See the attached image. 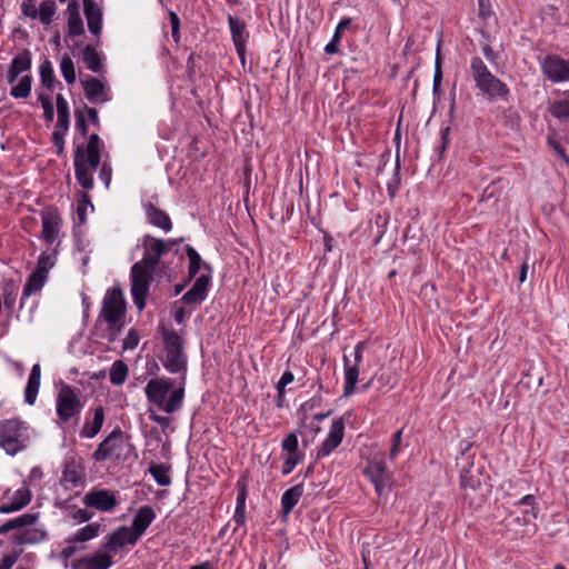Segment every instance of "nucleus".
I'll return each mask as SVG.
<instances>
[{
    "label": "nucleus",
    "instance_id": "nucleus-1",
    "mask_svg": "<svg viewBox=\"0 0 569 569\" xmlns=\"http://www.w3.org/2000/svg\"><path fill=\"white\" fill-rule=\"evenodd\" d=\"M100 148L101 140L97 133H92L89 137L86 147L79 146L74 150V173L79 184L90 190L93 187L92 174L100 164Z\"/></svg>",
    "mask_w": 569,
    "mask_h": 569
},
{
    "label": "nucleus",
    "instance_id": "nucleus-2",
    "mask_svg": "<svg viewBox=\"0 0 569 569\" xmlns=\"http://www.w3.org/2000/svg\"><path fill=\"white\" fill-rule=\"evenodd\" d=\"M186 377H181L179 387L174 389L167 399L168 392L172 389L170 378H154L149 380L144 388L147 399L157 405L166 413L178 411L184 398Z\"/></svg>",
    "mask_w": 569,
    "mask_h": 569
},
{
    "label": "nucleus",
    "instance_id": "nucleus-3",
    "mask_svg": "<svg viewBox=\"0 0 569 569\" xmlns=\"http://www.w3.org/2000/svg\"><path fill=\"white\" fill-rule=\"evenodd\" d=\"M160 332L164 346V358L162 360L163 367L171 373H182L186 377L187 372V356L183 351V338L174 330L160 328Z\"/></svg>",
    "mask_w": 569,
    "mask_h": 569
},
{
    "label": "nucleus",
    "instance_id": "nucleus-4",
    "mask_svg": "<svg viewBox=\"0 0 569 569\" xmlns=\"http://www.w3.org/2000/svg\"><path fill=\"white\" fill-rule=\"evenodd\" d=\"M38 519L36 513H23L17 518L10 519L0 526V535L7 533L11 530L21 529L12 536V539L18 545L37 543L44 539L46 532L39 529H30Z\"/></svg>",
    "mask_w": 569,
    "mask_h": 569
},
{
    "label": "nucleus",
    "instance_id": "nucleus-5",
    "mask_svg": "<svg viewBox=\"0 0 569 569\" xmlns=\"http://www.w3.org/2000/svg\"><path fill=\"white\" fill-rule=\"evenodd\" d=\"M154 269L141 262H136L131 268V296L137 309L141 311L146 306V298L153 279Z\"/></svg>",
    "mask_w": 569,
    "mask_h": 569
},
{
    "label": "nucleus",
    "instance_id": "nucleus-6",
    "mask_svg": "<svg viewBox=\"0 0 569 569\" xmlns=\"http://www.w3.org/2000/svg\"><path fill=\"white\" fill-rule=\"evenodd\" d=\"M26 429L18 420L11 419L0 423V447L8 455H16L26 446Z\"/></svg>",
    "mask_w": 569,
    "mask_h": 569
},
{
    "label": "nucleus",
    "instance_id": "nucleus-7",
    "mask_svg": "<svg viewBox=\"0 0 569 569\" xmlns=\"http://www.w3.org/2000/svg\"><path fill=\"white\" fill-rule=\"evenodd\" d=\"M126 316V300L119 287L107 291L98 319L104 320L108 325L121 322Z\"/></svg>",
    "mask_w": 569,
    "mask_h": 569
},
{
    "label": "nucleus",
    "instance_id": "nucleus-8",
    "mask_svg": "<svg viewBox=\"0 0 569 569\" xmlns=\"http://www.w3.org/2000/svg\"><path fill=\"white\" fill-rule=\"evenodd\" d=\"M473 78L479 89L489 97H500L508 92L505 83L491 74L480 59H473L471 63Z\"/></svg>",
    "mask_w": 569,
    "mask_h": 569
},
{
    "label": "nucleus",
    "instance_id": "nucleus-9",
    "mask_svg": "<svg viewBox=\"0 0 569 569\" xmlns=\"http://www.w3.org/2000/svg\"><path fill=\"white\" fill-rule=\"evenodd\" d=\"M82 408L76 390L68 385H62L57 396V415L63 422L77 416Z\"/></svg>",
    "mask_w": 569,
    "mask_h": 569
},
{
    "label": "nucleus",
    "instance_id": "nucleus-10",
    "mask_svg": "<svg viewBox=\"0 0 569 569\" xmlns=\"http://www.w3.org/2000/svg\"><path fill=\"white\" fill-rule=\"evenodd\" d=\"M177 243V240L166 241L162 239L153 238L151 236H146L143 239L144 254L142 260L139 262L156 270L160 258L169 252L171 248Z\"/></svg>",
    "mask_w": 569,
    "mask_h": 569
},
{
    "label": "nucleus",
    "instance_id": "nucleus-11",
    "mask_svg": "<svg viewBox=\"0 0 569 569\" xmlns=\"http://www.w3.org/2000/svg\"><path fill=\"white\" fill-rule=\"evenodd\" d=\"M54 266V254H47L42 252L38 259L36 270L29 276L28 281L23 288V296L28 297L31 293L39 291L47 278L49 270Z\"/></svg>",
    "mask_w": 569,
    "mask_h": 569
},
{
    "label": "nucleus",
    "instance_id": "nucleus-12",
    "mask_svg": "<svg viewBox=\"0 0 569 569\" xmlns=\"http://www.w3.org/2000/svg\"><path fill=\"white\" fill-rule=\"evenodd\" d=\"M365 342H358L355 348V360L353 363H351L350 359L345 355L343 356V365H345V388H343V396L349 397L355 392L356 385L358 382L359 377V365L362 360V349H363Z\"/></svg>",
    "mask_w": 569,
    "mask_h": 569
},
{
    "label": "nucleus",
    "instance_id": "nucleus-13",
    "mask_svg": "<svg viewBox=\"0 0 569 569\" xmlns=\"http://www.w3.org/2000/svg\"><path fill=\"white\" fill-rule=\"evenodd\" d=\"M541 68L543 74L552 82L569 81V61L558 56H547Z\"/></svg>",
    "mask_w": 569,
    "mask_h": 569
},
{
    "label": "nucleus",
    "instance_id": "nucleus-14",
    "mask_svg": "<svg viewBox=\"0 0 569 569\" xmlns=\"http://www.w3.org/2000/svg\"><path fill=\"white\" fill-rule=\"evenodd\" d=\"M83 503L87 507L107 512L111 511L118 505V500L109 490L93 489L84 495Z\"/></svg>",
    "mask_w": 569,
    "mask_h": 569
},
{
    "label": "nucleus",
    "instance_id": "nucleus-15",
    "mask_svg": "<svg viewBox=\"0 0 569 569\" xmlns=\"http://www.w3.org/2000/svg\"><path fill=\"white\" fill-rule=\"evenodd\" d=\"M31 501V491L28 487L23 486L22 488L16 490L11 496L7 492L0 505L1 513H10L14 511H19L29 505Z\"/></svg>",
    "mask_w": 569,
    "mask_h": 569
},
{
    "label": "nucleus",
    "instance_id": "nucleus-16",
    "mask_svg": "<svg viewBox=\"0 0 569 569\" xmlns=\"http://www.w3.org/2000/svg\"><path fill=\"white\" fill-rule=\"evenodd\" d=\"M122 433L120 430L112 431L93 452L96 461H104L111 458L121 448Z\"/></svg>",
    "mask_w": 569,
    "mask_h": 569
},
{
    "label": "nucleus",
    "instance_id": "nucleus-17",
    "mask_svg": "<svg viewBox=\"0 0 569 569\" xmlns=\"http://www.w3.org/2000/svg\"><path fill=\"white\" fill-rule=\"evenodd\" d=\"M345 425L341 419L332 422L330 432L318 450V458L330 455L342 441Z\"/></svg>",
    "mask_w": 569,
    "mask_h": 569
},
{
    "label": "nucleus",
    "instance_id": "nucleus-18",
    "mask_svg": "<svg viewBox=\"0 0 569 569\" xmlns=\"http://www.w3.org/2000/svg\"><path fill=\"white\" fill-rule=\"evenodd\" d=\"M138 539L139 538L131 528L121 526L108 537L104 547L107 549L117 551L119 548H122L126 545H134Z\"/></svg>",
    "mask_w": 569,
    "mask_h": 569
},
{
    "label": "nucleus",
    "instance_id": "nucleus-19",
    "mask_svg": "<svg viewBox=\"0 0 569 569\" xmlns=\"http://www.w3.org/2000/svg\"><path fill=\"white\" fill-rule=\"evenodd\" d=\"M42 220V238L44 241L52 243L58 237L61 218L56 210H46L41 213Z\"/></svg>",
    "mask_w": 569,
    "mask_h": 569
},
{
    "label": "nucleus",
    "instance_id": "nucleus-20",
    "mask_svg": "<svg viewBox=\"0 0 569 569\" xmlns=\"http://www.w3.org/2000/svg\"><path fill=\"white\" fill-rule=\"evenodd\" d=\"M228 22L232 36V40L237 50V53L243 60L246 52V42L248 33L246 31V23L237 17L229 16Z\"/></svg>",
    "mask_w": 569,
    "mask_h": 569
},
{
    "label": "nucleus",
    "instance_id": "nucleus-21",
    "mask_svg": "<svg viewBox=\"0 0 569 569\" xmlns=\"http://www.w3.org/2000/svg\"><path fill=\"white\" fill-rule=\"evenodd\" d=\"M83 90L88 100L92 103H102L109 100L106 84L98 78L89 77L82 81Z\"/></svg>",
    "mask_w": 569,
    "mask_h": 569
},
{
    "label": "nucleus",
    "instance_id": "nucleus-22",
    "mask_svg": "<svg viewBox=\"0 0 569 569\" xmlns=\"http://www.w3.org/2000/svg\"><path fill=\"white\" fill-rule=\"evenodd\" d=\"M209 282V274H201L197 278L193 286L183 295V302L187 305H198L206 299Z\"/></svg>",
    "mask_w": 569,
    "mask_h": 569
},
{
    "label": "nucleus",
    "instance_id": "nucleus-23",
    "mask_svg": "<svg viewBox=\"0 0 569 569\" xmlns=\"http://www.w3.org/2000/svg\"><path fill=\"white\" fill-rule=\"evenodd\" d=\"M83 468L77 463L74 460H70L66 462L61 483L66 489H73L82 485L83 482Z\"/></svg>",
    "mask_w": 569,
    "mask_h": 569
},
{
    "label": "nucleus",
    "instance_id": "nucleus-24",
    "mask_svg": "<svg viewBox=\"0 0 569 569\" xmlns=\"http://www.w3.org/2000/svg\"><path fill=\"white\" fill-rule=\"evenodd\" d=\"M112 566L111 556L102 552L92 557H83L73 563V569H109Z\"/></svg>",
    "mask_w": 569,
    "mask_h": 569
},
{
    "label": "nucleus",
    "instance_id": "nucleus-25",
    "mask_svg": "<svg viewBox=\"0 0 569 569\" xmlns=\"http://www.w3.org/2000/svg\"><path fill=\"white\" fill-rule=\"evenodd\" d=\"M89 31L97 38L102 29V11L94 1H87L83 7Z\"/></svg>",
    "mask_w": 569,
    "mask_h": 569
},
{
    "label": "nucleus",
    "instance_id": "nucleus-26",
    "mask_svg": "<svg viewBox=\"0 0 569 569\" xmlns=\"http://www.w3.org/2000/svg\"><path fill=\"white\" fill-rule=\"evenodd\" d=\"M154 518L156 513L151 507L143 506L138 509L137 513L133 517L131 527L132 531H134L138 538H140L144 533V531L151 525Z\"/></svg>",
    "mask_w": 569,
    "mask_h": 569
},
{
    "label": "nucleus",
    "instance_id": "nucleus-27",
    "mask_svg": "<svg viewBox=\"0 0 569 569\" xmlns=\"http://www.w3.org/2000/svg\"><path fill=\"white\" fill-rule=\"evenodd\" d=\"M68 14V33L70 37L81 36L84 31L83 21L79 11V3L77 0H71L67 8Z\"/></svg>",
    "mask_w": 569,
    "mask_h": 569
},
{
    "label": "nucleus",
    "instance_id": "nucleus-28",
    "mask_svg": "<svg viewBox=\"0 0 569 569\" xmlns=\"http://www.w3.org/2000/svg\"><path fill=\"white\" fill-rule=\"evenodd\" d=\"M40 379H41V368L39 363L33 365L28 383L24 390V400L28 405H33L36 402L38 391L40 388Z\"/></svg>",
    "mask_w": 569,
    "mask_h": 569
},
{
    "label": "nucleus",
    "instance_id": "nucleus-29",
    "mask_svg": "<svg viewBox=\"0 0 569 569\" xmlns=\"http://www.w3.org/2000/svg\"><path fill=\"white\" fill-rule=\"evenodd\" d=\"M146 214L148 221L164 230L166 232L170 231L172 228L171 219L170 217L162 211L161 209L154 207L153 204L149 203L146 206Z\"/></svg>",
    "mask_w": 569,
    "mask_h": 569
},
{
    "label": "nucleus",
    "instance_id": "nucleus-30",
    "mask_svg": "<svg viewBox=\"0 0 569 569\" xmlns=\"http://www.w3.org/2000/svg\"><path fill=\"white\" fill-rule=\"evenodd\" d=\"M303 493L302 485H297L286 490L281 497L282 516L287 518L299 502Z\"/></svg>",
    "mask_w": 569,
    "mask_h": 569
},
{
    "label": "nucleus",
    "instance_id": "nucleus-31",
    "mask_svg": "<svg viewBox=\"0 0 569 569\" xmlns=\"http://www.w3.org/2000/svg\"><path fill=\"white\" fill-rule=\"evenodd\" d=\"M104 421V410L101 406L97 407L93 412V419L91 422L84 423L81 429V436L87 438H93L100 430Z\"/></svg>",
    "mask_w": 569,
    "mask_h": 569
},
{
    "label": "nucleus",
    "instance_id": "nucleus-32",
    "mask_svg": "<svg viewBox=\"0 0 569 569\" xmlns=\"http://www.w3.org/2000/svg\"><path fill=\"white\" fill-rule=\"evenodd\" d=\"M83 62L92 72H99L102 69L100 56L91 44H87L83 49Z\"/></svg>",
    "mask_w": 569,
    "mask_h": 569
},
{
    "label": "nucleus",
    "instance_id": "nucleus-33",
    "mask_svg": "<svg viewBox=\"0 0 569 569\" xmlns=\"http://www.w3.org/2000/svg\"><path fill=\"white\" fill-rule=\"evenodd\" d=\"M128 377V367L121 361L117 360L112 363L110 369V381L114 386H121L124 383Z\"/></svg>",
    "mask_w": 569,
    "mask_h": 569
},
{
    "label": "nucleus",
    "instance_id": "nucleus-34",
    "mask_svg": "<svg viewBox=\"0 0 569 569\" xmlns=\"http://www.w3.org/2000/svg\"><path fill=\"white\" fill-rule=\"evenodd\" d=\"M149 471L158 485L164 487L171 483L168 466L163 463H151L149 467Z\"/></svg>",
    "mask_w": 569,
    "mask_h": 569
},
{
    "label": "nucleus",
    "instance_id": "nucleus-35",
    "mask_svg": "<svg viewBox=\"0 0 569 569\" xmlns=\"http://www.w3.org/2000/svg\"><path fill=\"white\" fill-rule=\"evenodd\" d=\"M100 529L99 523H90L79 529L68 541L69 542H84L98 536Z\"/></svg>",
    "mask_w": 569,
    "mask_h": 569
},
{
    "label": "nucleus",
    "instance_id": "nucleus-36",
    "mask_svg": "<svg viewBox=\"0 0 569 569\" xmlns=\"http://www.w3.org/2000/svg\"><path fill=\"white\" fill-rule=\"evenodd\" d=\"M56 3L52 0H46L40 3V7L38 9V17L42 24H50L53 20V17L56 14Z\"/></svg>",
    "mask_w": 569,
    "mask_h": 569
},
{
    "label": "nucleus",
    "instance_id": "nucleus-37",
    "mask_svg": "<svg viewBox=\"0 0 569 569\" xmlns=\"http://www.w3.org/2000/svg\"><path fill=\"white\" fill-rule=\"evenodd\" d=\"M31 82L32 78L30 76H23L17 84L12 86L10 94L17 99L29 97Z\"/></svg>",
    "mask_w": 569,
    "mask_h": 569
},
{
    "label": "nucleus",
    "instance_id": "nucleus-38",
    "mask_svg": "<svg viewBox=\"0 0 569 569\" xmlns=\"http://www.w3.org/2000/svg\"><path fill=\"white\" fill-rule=\"evenodd\" d=\"M31 67V52L28 49H24L20 54L13 58L10 68L18 72H23L29 70Z\"/></svg>",
    "mask_w": 569,
    "mask_h": 569
},
{
    "label": "nucleus",
    "instance_id": "nucleus-39",
    "mask_svg": "<svg viewBox=\"0 0 569 569\" xmlns=\"http://www.w3.org/2000/svg\"><path fill=\"white\" fill-rule=\"evenodd\" d=\"M365 473L370 477V479L386 478L389 477L387 472V467L383 461H370L365 470Z\"/></svg>",
    "mask_w": 569,
    "mask_h": 569
},
{
    "label": "nucleus",
    "instance_id": "nucleus-40",
    "mask_svg": "<svg viewBox=\"0 0 569 569\" xmlns=\"http://www.w3.org/2000/svg\"><path fill=\"white\" fill-rule=\"evenodd\" d=\"M61 73L67 83L72 84L76 81V71L73 61L69 56H63L60 62Z\"/></svg>",
    "mask_w": 569,
    "mask_h": 569
},
{
    "label": "nucleus",
    "instance_id": "nucleus-41",
    "mask_svg": "<svg viewBox=\"0 0 569 569\" xmlns=\"http://www.w3.org/2000/svg\"><path fill=\"white\" fill-rule=\"evenodd\" d=\"M40 78L41 83L49 90H52L53 87V69L52 64L49 60H44L40 66Z\"/></svg>",
    "mask_w": 569,
    "mask_h": 569
},
{
    "label": "nucleus",
    "instance_id": "nucleus-42",
    "mask_svg": "<svg viewBox=\"0 0 569 569\" xmlns=\"http://www.w3.org/2000/svg\"><path fill=\"white\" fill-rule=\"evenodd\" d=\"M187 256L189 258V277H194L201 267V258L199 253L191 247L187 246L186 248Z\"/></svg>",
    "mask_w": 569,
    "mask_h": 569
},
{
    "label": "nucleus",
    "instance_id": "nucleus-43",
    "mask_svg": "<svg viewBox=\"0 0 569 569\" xmlns=\"http://www.w3.org/2000/svg\"><path fill=\"white\" fill-rule=\"evenodd\" d=\"M526 378V386L530 389H539L542 385L543 377L538 368H530L528 372L525 376Z\"/></svg>",
    "mask_w": 569,
    "mask_h": 569
},
{
    "label": "nucleus",
    "instance_id": "nucleus-44",
    "mask_svg": "<svg viewBox=\"0 0 569 569\" xmlns=\"http://www.w3.org/2000/svg\"><path fill=\"white\" fill-rule=\"evenodd\" d=\"M282 449L288 451L290 455H296L298 449V439L295 433H289L283 440H282Z\"/></svg>",
    "mask_w": 569,
    "mask_h": 569
},
{
    "label": "nucleus",
    "instance_id": "nucleus-45",
    "mask_svg": "<svg viewBox=\"0 0 569 569\" xmlns=\"http://www.w3.org/2000/svg\"><path fill=\"white\" fill-rule=\"evenodd\" d=\"M39 100L41 101L43 111H44V118L47 121H52L54 117L53 112V106L49 97L40 94Z\"/></svg>",
    "mask_w": 569,
    "mask_h": 569
},
{
    "label": "nucleus",
    "instance_id": "nucleus-46",
    "mask_svg": "<svg viewBox=\"0 0 569 569\" xmlns=\"http://www.w3.org/2000/svg\"><path fill=\"white\" fill-rule=\"evenodd\" d=\"M139 336L134 329H131L127 337L123 340V349L124 350H133L138 347Z\"/></svg>",
    "mask_w": 569,
    "mask_h": 569
},
{
    "label": "nucleus",
    "instance_id": "nucleus-47",
    "mask_svg": "<svg viewBox=\"0 0 569 569\" xmlns=\"http://www.w3.org/2000/svg\"><path fill=\"white\" fill-rule=\"evenodd\" d=\"M22 13L29 18L36 19L38 17V9L33 0H24L21 4Z\"/></svg>",
    "mask_w": 569,
    "mask_h": 569
},
{
    "label": "nucleus",
    "instance_id": "nucleus-48",
    "mask_svg": "<svg viewBox=\"0 0 569 569\" xmlns=\"http://www.w3.org/2000/svg\"><path fill=\"white\" fill-rule=\"evenodd\" d=\"M492 14L489 0H478V17L486 20Z\"/></svg>",
    "mask_w": 569,
    "mask_h": 569
},
{
    "label": "nucleus",
    "instance_id": "nucleus-49",
    "mask_svg": "<svg viewBox=\"0 0 569 569\" xmlns=\"http://www.w3.org/2000/svg\"><path fill=\"white\" fill-rule=\"evenodd\" d=\"M76 129L83 137L88 133V126L86 122L84 114L82 111L79 110L76 111Z\"/></svg>",
    "mask_w": 569,
    "mask_h": 569
},
{
    "label": "nucleus",
    "instance_id": "nucleus-50",
    "mask_svg": "<svg viewBox=\"0 0 569 569\" xmlns=\"http://www.w3.org/2000/svg\"><path fill=\"white\" fill-rule=\"evenodd\" d=\"M19 556H20V552H12L9 555H4L0 559V569H11L13 567V565L17 562Z\"/></svg>",
    "mask_w": 569,
    "mask_h": 569
},
{
    "label": "nucleus",
    "instance_id": "nucleus-51",
    "mask_svg": "<svg viewBox=\"0 0 569 569\" xmlns=\"http://www.w3.org/2000/svg\"><path fill=\"white\" fill-rule=\"evenodd\" d=\"M122 327H123V320L121 322L108 325L107 337L110 342H113L117 340L119 333L121 332Z\"/></svg>",
    "mask_w": 569,
    "mask_h": 569
},
{
    "label": "nucleus",
    "instance_id": "nucleus-52",
    "mask_svg": "<svg viewBox=\"0 0 569 569\" xmlns=\"http://www.w3.org/2000/svg\"><path fill=\"white\" fill-rule=\"evenodd\" d=\"M56 100L58 118L69 117V106L66 99L61 94H58Z\"/></svg>",
    "mask_w": 569,
    "mask_h": 569
},
{
    "label": "nucleus",
    "instance_id": "nucleus-53",
    "mask_svg": "<svg viewBox=\"0 0 569 569\" xmlns=\"http://www.w3.org/2000/svg\"><path fill=\"white\" fill-rule=\"evenodd\" d=\"M401 435H402V430H398L393 437H392V446L390 448V452H389V457L390 459H395L396 456L399 453L400 451V443H401Z\"/></svg>",
    "mask_w": 569,
    "mask_h": 569
},
{
    "label": "nucleus",
    "instance_id": "nucleus-54",
    "mask_svg": "<svg viewBox=\"0 0 569 569\" xmlns=\"http://www.w3.org/2000/svg\"><path fill=\"white\" fill-rule=\"evenodd\" d=\"M170 23H171V33L172 38L177 42L179 40V28H180V19L178 14L173 11L169 12Z\"/></svg>",
    "mask_w": 569,
    "mask_h": 569
},
{
    "label": "nucleus",
    "instance_id": "nucleus-55",
    "mask_svg": "<svg viewBox=\"0 0 569 569\" xmlns=\"http://www.w3.org/2000/svg\"><path fill=\"white\" fill-rule=\"evenodd\" d=\"M298 462H299V459H298L297 455H290L284 461V465L282 468V473L289 475L293 470V468L298 465Z\"/></svg>",
    "mask_w": 569,
    "mask_h": 569
},
{
    "label": "nucleus",
    "instance_id": "nucleus-56",
    "mask_svg": "<svg viewBox=\"0 0 569 569\" xmlns=\"http://www.w3.org/2000/svg\"><path fill=\"white\" fill-rule=\"evenodd\" d=\"M66 133L60 132V130H54L52 133V142L58 149V153H61L63 151V144H64V137Z\"/></svg>",
    "mask_w": 569,
    "mask_h": 569
},
{
    "label": "nucleus",
    "instance_id": "nucleus-57",
    "mask_svg": "<svg viewBox=\"0 0 569 569\" xmlns=\"http://www.w3.org/2000/svg\"><path fill=\"white\" fill-rule=\"evenodd\" d=\"M93 513L87 509H79L72 513V518L78 520L79 522L89 521L92 518Z\"/></svg>",
    "mask_w": 569,
    "mask_h": 569
},
{
    "label": "nucleus",
    "instance_id": "nucleus-58",
    "mask_svg": "<svg viewBox=\"0 0 569 569\" xmlns=\"http://www.w3.org/2000/svg\"><path fill=\"white\" fill-rule=\"evenodd\" d=\"M293 381V375L290 371H284L282 377L280 378L277 388L279 393H282L284 387Z\"/></svg>",
    "mask_w": 569,
    "mask_h": 569
},
{
    "label": "nucleus",
    "instance_id": "nucleus-59",
    "mask_svg": "<svg viewBox=\"0 0 569 569\" xmlns=\"http://www.w3.org/2000/svg\"><path fill=\"white\" fill-rule=\"evenodd\" d=\"M371 481L375 485L377 493L382 495L385 492L386 487L388 486L389 477L372 479Z\"/></svg>",
    "mask_w": 569,
    "mask_h": 569
},
{
    "label": "nucleus",
    "instance_id": "nucleus-60",
    "mask_svg": "<svg viewBox=\"0 0 569 569\" xmlns=\"http://www.w3.org/2000/svg\"><path fill=\"white\" fill-rule=\"evenodd\" d=\"M553 114L556 117H566L569 118V101H566L553 109Z\"/></svg>",
    "mask_w": 569,
    "mask_h": 569
},
{
    "label": "nucleus",
    "instance_id": "nucleus-61",
    "mask_svg": "<svg viewBox=\"0 0 569 569\" xmlns=\"http://www.w3.org/2000/svg\"><path fill=\"white\" fill-rule=\"evenodd\" d=\"M100 178L104 181L108 187L111 180V168L108 163H103L100 170Z\"/></svg>",
    "mask_w": 569,
    "mask_h": 569
},
{
    "label": "nucleus",
    "instance_id": "nucleus-62",
    "mask_svg": "<svg viewBox=\"0 0 569 569\" xmlns=\"http://www.w3.org/2000/svg\"><path fill=\"white\" fill-rule=\"evenodd\" d=\"M529 269H530V264L528 261V256H526L525 261L522 262L521 268H520V273H519L520 282L526 281ZM531 269H533V266H531Z\"/></svg>",
    "mask_w": 569,
    "mask_h": 569
},
{
    "label": "nucleus",
    "instance_id": "nucleus-63",
    "mask_svg": "<svg viewBox=\"0 0 569 569\" xmlns=\"http://www.w3.org/2000/svg\"><path fill=\"white\" fill-rule=\"evenodd\" d=\"M68 129H69V117L58 118L54 130H60V132L67 133Z\"/></svg>",
    "mask_w": 569,
    "mask_h": 569
},
{
    "label": "nucleus",
    "instance_id": "nucleus-64",
    "mask_svg": "<svg viewBox=\"0 0 569 569\" xmlns=\"http://www.w3.org/2000/svg\"><path fill=\"white\" fill-rule=\"evenodd\" d=\"M550 144L552 146V148L555 149V151L557 152V154L563 159V161L569 164V158L566 156L565 153V150L558 143V142H555V141H550Z\"/></svg>",
    "mask_w": 569,
    "mask_h": 569
}]
</instances>
